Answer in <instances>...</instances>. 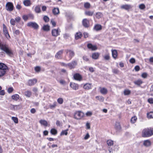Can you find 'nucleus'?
I'll list each match as a JSON object with an SVG mask.
<instances>
[{"instance_id": "nucleus-1", "label": "nucleus", "mask_w": 153, "mask_h": 153, "mask_svg": "<svg viewBox=\"0 0 153 153\" xmlns=\"http://www.w3.org/2000/svg\"><path fill=\"white\" fill-rule=\"evenodd\" d=\"M0 49L4 52H0V56L1 57L5 56V53L9 56L13 54L11 48L6 44L0 43Z\"/></svg>"}, {"instance_id": "nucleus-2", "label": "nucleus", "mask_w": 153, "mask_h": 153, "mask_svg": "<svg viewBox=\"0 0 153 153\" xmlns=\"http://www.w3.org/2000/svg\"><path fill=\"white\" fill-rule=\"evenodd\" d=\"M153 135V128H148L143 129L142 132V136L143 137H150Z\"/></svg>"}, {"instance_id": "nucleus-3", "label": "nucleus", "mask_w": 153, "mask_h": 153, "mask_svg": "<svg viewBox=\"0 0 153 153\" xmlns=\"http://www.w3.org/2000/svg\"><path fill=\"white\" fill-rule=\"evenodd\" d=\"M8 70L7 66L2 63H0V78L3 76Z\"/></svg>"}, {"instance_id": "nucleus-4", "label": "nucleus", "mask_w": 153, "mask_h": 153, "mask_svg": "<svg viewBox=\"0 0 153 153\" xmlns=\"http://www.w3.org/2000/svg\"><path fill=\"white\" fill-rule=\"evenodd\" d=\"M85 114L83 112L80 111H76L74 114V118L77 120H80L83 117Z\"/></svg>"}, {"instance_id": "nucleus-5", "label": "nucleus", "mask_w": 153, "mask_h": 153, "mask_svg": "<svg viewBox=\"0 0 153 153\" xmlns=\"http://www.w3.org/2000/svg\"><path fill=\"white\" fill-rule=\"evenodd\" d=\"M3 31L5 36L7 39H9L10 38V36L9 33L7 28L4 24H3Z\"/></svg>"}, {"instance_id": "nucleus-6", "label": "nucleus", "mask_w": 153, "mask_h": 153, "mask_svg": "<svg viewBox=\"0 0 153 153\" xmlns=\"http://www.w3.org/2000/svg\"><path fill=\"white\" fill-rule=\"evenodd\" d=\"M14 6L13 3L10 2H7L6 5V9L9 11L11 12L13 9Z\"/></svg>"}, {"instance_id": "nucleus-7", "label": "nucleus", "mask_w": 153, "mask_h": 153, "mask_svg": "<svg viewBox=\"0 0 153 153\" xmlns=\"http://www.w3.org/2000/svg\"><path fill=\"white\" fill-rule=\"evenodd\" d=\"M66 51L67 55L68 56V58H66V60H70L74 56L75 54L74 53V51L71 50H67Z\"/></svg>"}, {"instance_id": "nucleus-8", "label": "nucleus", "mask_w": 153, "mask_h": 153, "mask_svg": "<svg viewBox=\"0 0 153 153\" xmlns=\"http://www.w3.org/2000/svg\"><path fill=\"white\" fill-rule=\"evenodd\" d=\"M27 25L28 27H32L35 29H37L39 27L38 25L35 22H29L27 23Z\"/></svg>"}, {"instance_id": "nucleus-9", "label": "nucleus", "mask_w": 153, "mask_h": 153, "mask_svg": "<svg viewBox=\"0 0 153 153\" xmlns=\"http://www.w3.org/2000/svg\"><path fill=\"white\" fill-rule=\"evenodd\" d=\"M77 64V61L73 60L71 62L68 64V66L70 69H72L75 68Z\"/></svg>"}, {"instance_id": "nucleus-10", "label": "nucleus", "mask_w": 153, "mask_h": 153, "mask_svg": "<svg viewBox=\"0 0 153 153\" xmlns=\"http://www.w3.org/2000/svg\"><path fill=\"white\" fill-rule=\"evenodd\" d=\"M37 82V79L34 78L32 79H29L27 82V85L30 86L34 85Z\"/></svg>"}, {"instance_id": "nucleus-11", "label": "nucleus", "mask_w": 153, "mask_h": 153, "mask_svg": "<svg viewBox=\"0 0 153 153\" xmlns=\"http://www.w3.org/2000/svg\"><path fill=\"white\" fill-rule=\"evenodd\" d=\"M59 30H60V29L59 28H58L57 29H53L52 30V34L53 36H57L59 35Z\"/></svg>"}, {"instance_id": "nucleus-12", "label": "nucleus", "mask_w": 153, "mask_h": 153, "mask_svg": "<svg viewBox=\"0 0 153 153\" xmlns=\"http://www.w3.org/2000/svg\"><path fill=\"white\" fill-rule=\"evenodd\" d=\"M74 79L79 81H81L82 79V76L78 73L74 74Z\"/></svg>"}, {"instance_id": "nucleus-13", "label": "nucleus", "mask_w": 153, "mask_h": 153, "mask_svg": "<svg viewBox=\"0 0 153 153\" xmlns=\"http://www.w3.org/2000/svg\"><path fill=\"white\" fill-rule=\"evenodd\" d=\"M63 53V50H61L58 52L55 55V57L58 59L62 58V55Z\"/></svg>"}, {"instance_id": "nucleus-14", "label": "nucleus", "mask_w": 153, "mask_h": 153, "mask_svg": "<svg viewBox=\"0 0 153 153\" xmlns=\"http://www.w3.org/2000/svg\"><path fill=\"white\" fill-rule=\"evenodd\" d=\"M70 85L73 89L74 90H77L79 88L78 84L75 83L70 82Z\"/></svg>"}, {"instance_id": "nucleus-15", "label": "nucleus", "mask_w": 153, "mask_h": 153, "mask_svg": "<svg viewBox=\"0 0 153 153\" xmlns=\"http://www.w3.org/2000/svg\"><path fill=\"white\" fill-rule=\"evenodd\" d=\"M84 89L86 90H88L91 88H92V84L89 83H87L84 84L83 86Z\"/></svg>"}, {"instance_id": "nucleus-16", "label": "nucleus", "mask_w": 153, "mask_h": 153, "mask_svg": "<svg viewBox=\"0 0 153 153\" xmlns=\"http://www.w3.org/2000/svg\"><path fill=\"white\" fill-rule=\"evenodd\" d=\"M83 25L85 27H87L89 26V22L86 19H84L82 22Z\"/></svg>"}, {"instance_id": "nucleus-17", "label": "nucleus", "mask_w": 153, "mask_h": 153, "mask_svg": "<svg viewBox=\"0 0 153 153\" xmlns=\"http://www.w3.org/2000/svg\"><path fill=\"white\" fill-rule=\"evenodd\" d=\"M134 83L135 85L140 86L143 83V82L141 79H138L134 81Z\"/></svg>"}, {"instance_id": "nucleus-18", "label": "nucleus", "mask_w": 153, "mask_h": 153, "mask_svg": "<svg viewBox=\"0 0 153 153\" xmlns=\"http://www.w3.org/2000/svg\"><path fill=\"white\" fill-rule=\"evenodd\" d=\"M132 7L131 5L130 4H125L122 5L121 6V8L122 9H125L126 10H129L130 8H131Z\"/></svg>"}, {"instance_id": "nucleus-19", "label": "nucleus", "mask_w": 153, "mask_h": 153, "mask_svg": "<svg viewBox=\"0 0 153 153\" xmlns=\"http://www.w3.org/2000/svg\"><path fill=\"white\" fill-rule=\"evenodd\" d=\"M100 91L101 93L102 94H106L108 92L107 89L105 88L100 87Z\"/></svg>"}, {"instance_id": "nucleus-20", "label": "nucleus", "mask_w": 153, "mask_h": 153, "mask_svg": "<svg viewBox=\"0 0 153 153\" xmlns=\"http://www.w3.org/2000/svg\"><path fill=\"white\" fill-rule=\"evenodd\" d=\"M114 127L115 129L117 131H119L120 130L121 128L120 123L118 122H116L115 124Z\"/></svg>"}, {"instance_id": "nucleus-21", "label": "nucleus", "mask_w": 153, "mask_h": 153, "mask_svg": "<svg viewBox=\"0 0 153 153\" xmlns=\"http://www.w3.org/2000/svg\"><path fill=\"white\" fill-rule=\"evenodd\" d=\"M88 48L92 50H95L97 49V47L94 45H93L92 44L89 43L87 45Z\"/></svg>"}, {"instance_id": "nucleus-22", "label": "nucleus", "mask_w": 153, "mask_h": 153, "mask_svg": "<svg viewBox=\"0 0 153 153\" xmlns=\"http://www.w3.org/2000/svg\"><path fill=\"white\" fill-rule=\"evenodd\" d=\"M143 145L146 147H148L151 145V142L149 140H145L143 141Z\"/></svg>"}, {"instance_id": "nucleus-23", "label": "nucleus", "mask_w": 153, "mask_h": 153, "mask_svg": "<svg viewBox=\"0 0 153 153\" xmlns=\"http://www.w3.org/2000/svg\"><path fill=\"white\" fill-rule=\"evenodd\" d=\"M99 56V53H95L92 54V57L93 59H97Z\"/></svg>"}, {"instance_id": "nucleus-24", "label": "nucleus", "mask_w": 153, "mask_h": 153, "mask_svg": "<svg viewBox=\"0 0 153 153\" xmlns=\"http://www.w3.org/2000/svg\"><path fill=\"white\" fill-rule=\"evenodd\" d=\"M112 57L116 59L117 56V51L116 50H112Z\"/></svg>"}, {"instance_id": "nucleus-25", "label": "nucleus", "mask_w": 153, "mask_h": 153, "mask_svg": "<svg viewBox=\"0 0 153 153\" xmlns=\"http://www.w3.org/2000/svg\"><path fill=\"white\" fill-rule=\"evenodd\" d=\"M24 5L26 6H29L30 5L31 3L30 0H25L23 1Z\"/></svg>"}, {"instance_id": "nucleus-26", "label": "nucleus", "mask_w": 153, "mask_h": 153, "mask_svg": "<svg viewBox=\"0 0 153 153\" xmlns=\"http://www.w3.org/2000/svg\"><path fill=\"white\" fill-rule=\"evenodd\" d=\"M82 34L80 32H77L75 34V38L76 39H78L80 38L82 36Z\"/></svg>"}, {"instance_id": "nucleus-27", "label": "nucleus", "mask_w": 153, "mask_h": 153, "mask_svg": "<svg viewBox=\"0 0 153 153\" xmlns=\"http://www.w3.org/2000/svg\"><path fill=\"white\" fill-rule=\"evenodd\" d=\"M53 13L54 15L58 14L59 13V10L58 8H54L52 10Z\"/></svg>"}, {"instance_id": "nucleus-28", "label": "nucleus", "mask_w": 153, "mask_h": 153, "mask_svg": "<svg viewBox=\"0 0 153 153\" xmlns=\"http://www.w3.org/2000/svg\"><path fill=\"white\" fill-rule=\"evenodd\" d=\"M147 117L148 119L153 118V112L151 111L147 114Z\"/></svg>"}, {"instance_id": "nucleus-29", "label": "nucleus", "mask_w": 153, "mask_h": 153, "mask_svg": "<svg viewBox=\"0 0 153 153\" xmlns=\"http://www.w3.org/2000/svg\"><path fill=\"white\" fill-rule=\"evenodd\" d=\"M19 95L17 94H15L12 96V99L15 101L19 99Z\"/></svg>"}, {"instance_id": "nucleus-30", "label": "nucleus", "mask_w": 153, "mask_h": 153, "mask_svg": "<svg viewBox=\"0 0 153 153\" xmlns=\"http://www.w3.org/2000/svg\"><path fill=\"white\" fill-rule=\"evenodd\" d=\"M42 28L44 31H48L50 30V26L48 25H44Z\"/></svg>"}, {"instance_id": "nucleus-31", "label": "nucleus", "mask_w": 153, "mask_h": 153, "mask_svg": "<svg viewBox=\"0 0 153 153\" xmlns=\"http://www.w3.org/2000/svg\"><path fill=\"white\" fill-rule=\"evenodd\" d=\"M94 28L97 31L100 30L102 29V26L100 25H96L95 26Z\"/></svg>"}, {"instance_id": "nucleus-32", "label": "nucleus", "mask_w": 153, "mask_h": 153, "mask_svg": "<svg viewBox=\"0 0 153 153\" xmlns=\"http://www.w3.org/2000/svg\"><path fill=\"white\" fill-rule=\"evenodd\" d=\"M39 123L42 125H43L45 126H47L48 125V123L45 120H41L39 121Z\"/></svg>"}, {"instance_id": "nucleus-33", "label": "nucleus", "mask_w": 153, "mask_h": 153, "mask_svg": "<svg viewBox=\"0 0 153 153\" xmlns=\"http://www.w3.org/2000/svg\"><path fill=\"white\" fill-rule=\"evenodd\" d=\"M57 103L56 102H54L52 104H50L49 105V108L51 109H53L55 108L56 105Z\"/></svg>"}, {"instance_id": "nucleus-34", "label": "nucleus", "mask_w": 153, "mask_h": 153, "mask_svg": "<svg viewBox=\"0 0 153 153\" xmlns=\"http://www.w3.org/2000/svg\"><path fill=\"white\" fill-rule=\"evenodd\" d=\"M25 95L27 97H29L31 95V92L29 91H27L25 92Z\"/></svg>"}, {"instance_id": "nucleus-35", "label": "nucleus", "mask_w": 153, "mask_h": 153, "mask_svg": "<svg viewBox=\"0 0 153 153\" xmlns=\"http://www.w3.org/2000/svg\"><path fill=\"white\" fill-rule=\"evenodd\" d=\"M94 13V11H87L85 12V15L89 16H92Z\"/></svg>"}, {"instance_id": "nucleus-36", "label": "nucleus", "mask_w": 153, "mask_h": 153, "mask_svg": "<svg viewBox=\"0 0 153 153\" xmlns=\"http://www.w3.org/2000/svg\"><path fill=\"white\" fill-rule=\"evenodd\" d=\"M137 118L136 116H134L131 117V122L132 123H135L137 120Z\"/></svg>"}, {"instance_id": "nucleus-37", "label": "nucleus", "mask_w": 153, "mask_h": 153, "mask_svg": "<svg viewBox=\"0 0 153 153\" xmlns=\"http://www.w3.org/2000/svg\"><path fill=\"white\" fill-rule=\"evenodd\" d=\"M13 107L15 110H18L22 108V106L21 105H13Z\"/></svg>"}, {"instance_id": "nucleus-38", "label": "nucleus", "mask_w": 153, "mask_h": 153, "mask_svg": "<svg viewBox=\"0 0 153 153\" xmlns=\"http://www.w3.org/2000/svg\"><path fill=\"white\" fill-rule=\"evenodd\" d=\"M107 143L109 146H111L113 145L114 144L113 141L111 140H107Z\"/></svg>"}, {"instance_id": "nucleus-39", "label": "nucleus", "mask_w": 153, "mask_h": 153, "mask_svg": "<svg viewBox=\"0 0 153 153\" xmlns=\"http://www.w3.org/2000/svg\"><path fill=\"white\" fill-rule=\"evenodd\" d=\"M51 133L53 135H55L57 134V131L54 128H52L51 130Z\"/></svg>"}, {"instance_id": "nucleus-40", "label": "nucleus", "mask_w": 153, "mask_h": 153, "mask_svg": "<svg viewBox=\"0 0 153 153\" xmlns=\"http://www.w3.org/2000/svg\"><path fill=\"white\" fill-rule=\"evenodd\" d=\"M68 129H67L65 130L62 131L60 135H67L68 134Z\"/></svg>"}, {"instance_id": "nucleus-41", "label": "nucleus", "mask_w": 153, "mask_h": 153, "mask_svg": "<svg viewBox=\"0 0 153 153\" xmlns=\"http://www.w3.org/2000/svg\"><path fill=\"white\" fill-rule=\"evenodd\" d=\"M35 10L36 13H39L41 11L40 8L39 6H36L35 9Z\"/></svg>"}, {"instance_id": "nucleus-42", "label": "nucleus", "mask_w": 153, "mask_h": 153, "mask_svg": "<svg viewBox=\"0 0 153 153\" xmlns=\"http://www.w3.org/2000/svg\"><path fill=\"white\" fill-rule=\"evenodd\" d=\"M102 14L100 12H97L96 13V17L97 19H100L102 16Z\"/></svg>"}, {"instance_id": "nucleus-43", "label": "nucleus", "mask_w": 153, "mask_h": 153, "mask_svg": "<svg viewBox=\"0 0 153 153\" xmlns=\"http://www.w3.org/2000/svg\"><path fill=\"white\" fill-rule=\"evenodd\" d=\"M130 93V91L128 90H126L124 91V94L125 95H128Z\"/></svg>"}, {"instance_id": "nucleus-44", "label": "nucleus", "mask_w": 153, "mask_h": 153, "mask_svg": "<svg viewBox=\"0 0 153 153\" xmlns=\"http://www.w3.org/2000/svg\"><path fill=\"white\" fill-rule=\"evenodd\" d=\"M57 102L59 104H62L63 102V100L62 98H59L57 100Z\"/></svg>"}, {"instance_id": "nucleus-45", "label": "nucleus", "mask_w": 153, "mask_h": 153, "mask_svg": "<svg viewBox=\"0 0 153 153\" xmlns=\"http://www.w3.org/2000/svg\"><path fill=\"white\" fill-rule=\"evenodd\" d=\"M96 98L97 99L99 100L100 101H103L104 100V98L102 96H97L96 97Z\"/></svg>"}, {"instance_id": "nucleus-46", "label": "nucleus", "mask_w": 153, "mask_h": 153, "mask_svg": "<svg viewBox=\"0 0 153 153\" xmlns=\"http://www.w3.org/2000/svg\"><path fill=\"white\" fill-rule=\"evenodd\" d=\"M16 21H15V20L14 19H11L10 20V24L13 25H14L15 24Z\"/></svg>"}, {"instance_id": "nucleus-47", "label": "nucleus", "mask_w": 153, "mask_h": 153, "mask_svg": "<svg viewBox=\"0 0 153 153\" xmlns=\"http://www.w3.org/2000/svg\"><path fill=\"white\" fill-rule=\"evenodd\" d=\"M145 6L144 4H140L139 6V8L140 9L143 10L145 8Z\"/></svg>"}, {"instance_id": "nucleus-48", "label": "nucleus", "mask_w": 153, "mask_h": 153, "mask_svg": "<svg viewBox=\"0 0 153 153\" xmlns=\"http://www.w3.org/2000/svg\"><path fill=\"white\" fill-rule=\"evenodd\" d=\"M12 119L15 123H18V119L17 117H12Z\"/></svg>"}, {"instance_id": "nucleus-49", "label": "nucleus", "mask_w": 153, "mask_h": 153, "mask_svg": "<svg viewBox=\"0 0 153 153\" xmlns=\"http://www.w3.org/2000/svg\"><path fill=\"white\" fill-rule=\"evenodd\" d=\"M104 57V59L106 60H108L110 59V56L108 54L105 55Z\"/></svg>"}, {"instance_id": "nucleus-50", "label": "nucleus", "mask_w": 153, "mask_h": 153, "mask_svg": "<svg viewBox=\"0 0 153 153\" xmlns=\"http://www.w3.org/2000/svg\"><path fill=\"white\" fill-rule=\"evenodd\" d=\"M84 6L85 8H88L90 7V5L89 3L87 2L85 3Z\"/></svg>"}, {"instance_id": "nucleus-51", "label": "nucleus", "mask_w": 153, "mask_h": 153, "mask_svg": "<svg viewBox=\"0 0 153 153\" xmlns=\"http://www.w3.org/2000/svg\"><path fill=\"white\" fill-rule=\"evenodd\" d=\"M69 36V34L68 33H65L63 35V37L65 39H68Z\"/></svg>"}, {"instance_id": "nucleus-52", "label": "nucleus", "mask_w": 153, "mask_h": 153, "mask_svg": "<svg viewBox=\"0 0 153 153\" xmlns=\"http://www.w3.org/2000/svg\"><path fill=\"white\" fill-rule=\"evenodd\" d=\"M21 19V18L18 16L15 18V21L18 23L20 21Z\"/></svg>"}, {"instance_id": "nucleus-53", "label": "nucleus", "mask_w": 153, "mask_h": 153, "mask_svg": "<svg viewBox=\"0 0 153 153\" xmlns=\"http://www.w3.org/2000/svg\"><path fill=\"white\" fill-rule=\"evenodd\" d=\"M43 19L45 22H48L49 21V18L47 16H45L44 17Z\"/></svg>"}, {"instance_id": "nucleus-54", "label": "nucleus", "mask_w": 153, "mask_h": 153, "mask_svg": "<svg viewBox=\"0 0 153 153\" xmlns=\"http://www.w3.org/2000/svg\"><path fill=\"white\" fill-rule=\"evenodd\" d=\"M141 76L142 77L146 78L147 77V74L146 73H143L142 74Z\"/></svg>"}, {"instance_id": "nucleus-55", "label": "nucleus", "mask_w": 153, "mask_h": 153, "mask_svg": "<svg viewBox=\"0 0 153 153\" xmlns=\"http://www.w3.org/2000/svg\"><path fill=\"white\" fill-rule=\"evenodd\" d=\"M13 90V89L12 87H10L7 89V92L9 93H11Z\"/></svg>"}, {"instance_id": "nucleus-56", "label": "nucleus", "mask_w": 153, "mask_h": 153, "mask_svg": "<svg viewBox=\"0 0 153 153\" xmlns=\"http://www.w3.org/2000/svg\"><path fill=\"white\" fill-rule=\"evenodd\" d=\"M92 114V112L90 111H88L86 113V115L87 116H91Z\"/></svg>"}, {"instance_id": "nucleus-57", "label": "nucleus", "mask_w": 153, "mask_h": 153, "mask_svg": "<svg viewBox=\"0 0 153 153\" xmlns=\"http://www.w3.org/2000/svg\"><path fill=\"white\" fill-rule=\"evenodd\" d=\"M51 22L53 26V27H55L56 25V23L54 20L53 19H51Z\"/></svg>"}, {"instance_id": "nucleus-58", "label": "nucleus", "mask_w": 153, "mask_h": 153, "mask_svg": "<svg viewBox=\"0 0 153 153\" xmlns=\"http://www.w3.org/2000/svg\"><path fill=\"white\" fill-rule=\"evenodd\" d=\"M130 62L132 64L134 63L135 62V59L134 58H131L129 60Z\"/></svg>"}, {"instance_id": "nucleus-59", "label": "nucleus", "mask_w": 153, "mask_h": 153, "mask_svg": "<svg viewBox=\"0 0 153 153\" xmlns=\"http://www.w3.org/2000/svg\"><path fill=\"white\" fill-rule=\"evenodd\" d=\"M13 33L14 34H16V35H19L20 33V31L19 30H15L14 31Z\"/></svg>"}, {"instance_id": "nucleus-60", "label": "nucleus", "mask_w": 153, "mask_h": 153, "mask_svg": "<svg viewBox=\"0 0 153 153\" xmlns=\"http://www.w3.org/2000/svg\"><path fill=\"white\" fill-rule=\"evenodd\" d=\"M148 102L150 104H153V98H150L148 99Z\"/></svg>"}, {"instance_id": "nucleus-61", "label": "nucleus", "mask_w": 153, "mask_h": 153, "mask_svg": "<svg viewBox=\"0 0 153 153\" xmlns=\"http://www.w3.org/2000/svg\"><path fill=\"white\" fill-rule=\"evenodd\" d=\"M60 65H61L62 66H64L65 67H67L68 66V64H65L64 62H60Z\"/></svg>"}, {"instance_id": "nucleus-62", "label": "nucleus", "mask_w": 153, "mask_h": 153, "mask_svg": "<svg viewBox=\"0 0 153 153\" xmlns=\"http://www.w3.org/2000/svg\"><path fill=\"white\" fill-rule=\"evenodd\" d=\"M90 137V135L88 133H87L84 137L85 140H87Z\"/></svg>"}, {"instance_id": "nucleus-63", "label": "nucleus", "mask_w": 153, "mask_h": 153, "mask_svg": "<svg viewBox=\"0 0 153 153\" xmlns=\"http://www.w3.org/2000/svg\"><path fill=\"white\" fill-rule=\"evenodd\" d=\"M40 70V68L39 66H37L35 68V70L36 72H39Z\"/></svg>"}, {"instance_id": "nucleus-64", "label": "nucleus", "mask_w": 153, "mask_h": 153, "mask_svg": "<svg viewBox=\"0 0 153 153\" xmlns=\"http://www.w3.org/2000/svg\"><path fill=\"white\" fill-rule=\"evenodd\" d=\"M140 69L139 66L137 65L135 66L134 68L135 70L137 71H138L140 70Z\"/></svg>"}]
</instances>
